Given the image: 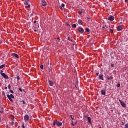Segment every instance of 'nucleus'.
<instances>
[{"label":"nucleus","instance_id":"nucleus-1","mask_svg":"<svg viewBox=\"0 0 128 128\" xmlns=\"http://www.w3.org/2000/svg\"><path fill=\"white\" fill-rule=\"evenodd\" d=\"M0 74L6 80H10V78H8V76L6 74H4V71H2V70L1 71Z\"/></svg>","mask_w":128,"mask_h":128},{"label":"nucleus","instance_id":"nucleus-2","mask_svg":"<svg viewBox=\"0 0 128 128\" xmlns=\"http://www.w3.org/2000/svg\"><path fill=\"white\" fill-rule=\"evenodd\" d=\"M119 102L120 104L122 106V108H126V104L124 102L120 100H119Z\"/></svg>","mask_w":128,"mask_h":128},{"label":"nucleus","instance_id":"nucleus-3","mask_svg":"<svg viewBox=\"0 0 128 128\" xmlns=\"http://www.w3.org/2000/svg\"><path fill=\"white\" fill-rule=\"evenodd\" d=\"M78 32H80V34H82L84 32V30L82 27H80L78 28Z\"/></svg>","mask_w":128,"mask_h":128},{"label":"nucleus","instance_id":"nucleus-4","mask_svg":"<svg viewBox=\"0 0 128 128\" xmlns=\"http://www.w3.org/2000/svg\"><path fill=\"white\" fill-rule=\"evenodd\" d=\"M48 68H49V72H50V76H52V72H50V68H52V64H48Z\"/></svg>","mask_w":128,"mask_h":128},{"label":"nucleus","instance_id":"nucleus-5","mask_svg":"<svg viewBox=\"0 0 128 128\" xmlns=\"http://www.w3.org/2000/svg\"><path fill=\"white\" fill-rule=\"evenodd\" d=\"M29 2H30V0H26L24 4L25 6H26V8H30V5L28 4Z\"/></svg>","mask_w":128,"mask_h":128},{"label":"nucleus","instance_id":"nucleus-6","mask_svg":"<svg viewBox=\"0 0 128 128\" xmlns=\"http://www.w3.org/2000/svg\"><path fill=\"white\" fill-rule=\"evenodd\" d=\"M108 19L110 22H114V16H110Z\"/></svg>","mask_w":128,"mask_h":128},{"label":"nucleus","instance_id":"nucleus-7","mask_svg":"<svg viewBox=\"0 0 128 128\" xmlns=\"http://www.w3.org/2000/svg\"><path fill=\"white\" fill-rule=\"evenodd\" d=\"M24 120L26 122H28L30 120V116L28 115H26L24 116Z\"/></svg>","mask_w":128,"mask_h":128},{"label":"nucleus","instance_id":"nucleus-8","mask_svg":"<svg viewBox=\"0 0 128 128\" xmlns=\"http://www.w3.org/2000/svg\"><path fill=\"white\" fill-rule=\"evenodd\" d=\"M12 56L13 58H20V56H18V54H12Z\"/></svg>","mask_w":128,"mask_h":128},{"label":"nucleus","instance_id":"nucleus-9","mask_svg":"<svg viewBox=\"0 0 128 128\" xmlns=\"http://www.w3.org/2000/svg\"><path fill=\"white\" fill-rule=\"evenodd\" d=\"M42 6H48V4H46V0H42Z\"/></svg>","mask_w":128,"mask_h":128},{"label":"nucleus","instance_id":"nucleus-10","mask_svg":"<svg viewBox=\"0 0 128 128\" xmlns=\"http://www.w3.org/2000/svg\"><path fill=\"white\" fill-rule=\"evenodd\" d=\"M117 30H118V32H121V30H122V26H118L117 27Z\"/></svg>","mask_w":128,"mask_h":128},{"label":"nucleus","instance_id":"nucleus-11","mask_svg":"<svg viewBox=\"0 0 128 128\" xmlns=\"http://www.w3.org/2000/svg\"><path fill=\"white\" fill-rule=\"evenodd\" d=\"M56 126H57L60 127L62 126V123L60 122H56Z\"/></svg>","mask_w":128,"mask_h":128},{"label":"nucleus","instance_id":"nucleus-12","mask_svg":"<svg viewBox=\"0 0 128 128\" xmlns=\"http://www.w3.org/2000/svg\"><path fill=\"white\" fill-rule=\"evenodd\" d=\"M107 79L108 80H114V77L112 76L110 77V76H108Z\"/></svg>","mask_w":128,"mask_h":128},{"label":"nucleus","instance_id":"nucleus-13","mask_svg":"<svg viewBox=\"0 0 128 128\" xmlns=\"http://www.w3.org/2000/svg\"><path fill=\"white\" fill-rule=\"evenodd\" d=\"M101 94L102 96H106V91L105 90H102L101 91Z\"/></svg>","mask_w":128,"mask_h":128},{"label":"nucleus","instance_id":"nucleus-14","mask_svg":"<svg viewBox=\"0 0 128 128\" xmlns=\"http://www.w3.org/2000/svg\"><path fill=\"white\" fill-rule=\"evenodd\" d=\"M49 84L50 86H54V82L52 80L49 81Z\"/></svg>","mask_w":128,"mask_h":128},{"label":"nucleus","instance_id":"nucleus-15","mask_svg":"<svg viewBox=\"0 0 128 128\" xmlns=\"http://www.w3.org/2000/svg\"><path fill=\"white\" fill-rule=\"evenodd\" d=\"M7 97L10 100V102H14V100H12V98H10V95L8 94L7 95Z\"/></svg>","mask_w":128,"mask_h":128},{"label":"nucleus","instance_id":"nucleus-16","mask_svg":"<svg viewBox=\"0 0 128 128\" xmlns=\"http://www.w3.org/2000/svg\"><path fill=\"white\" fill-rule=\"evenodd\" d=\"M84 22H82V20H78V24H80V26H82V24H83Z\"/></svg>","mask_w":128,"mask_h":128},{"label":"nucleus","instance_id":"nucleus-17","mask_svg":"<svg viewBox=\"0 0 128 128\" xmlns=\"http://www.w3.org/2000/svg\"><path fill=\"white\" fill-rule=\"evenodd\" d=\"M99 77H100V80H104V75L103 74L100 75L99 76Z\"/></svg>","mask_w":128,"mask_h":128},{"label":"nucleus","instance_id":"nucleus-18","mask_svg":"<svg viewBox=\"0 0 128 128\" xmlns=\"http://www.w3.org/2000/svg\"><path fill=\"white\" fill-rule=\"evenodd\" d=\"M87 118L89 124H92V118H90V117H88Z\"/></svg>","mask_w":128,"mask_h":128},{"label":"nucleus","instance_id":"nucleus-19","mask_svg":"<svg viewBox=\"0 0 128 128\" xmlns=\"http://www.w3.org/2000/svg\"><path fill=\"white\" fill-rule=\"evenodd\" d=\"M6 68V64H3L0 66V69L2 70V68Z\"/></svg>","mask_w":128,"mask_h":128},{"label":"nucleus","instance_id":"nucleus-20","mask_svg":"<svg viewBox=\"0 0 128 128\" xmlns=\"http://www.w3.org/2000/svg\"><path fill=\"white\" fill-rule=\"evenodd\" d=\"M72 28H76V24H73L72 26Z\"/></svg>","mask_w":128,"mask_h":128},{"label":"nucleus","instance_id":"nucleus-21","mask_svg":"<svg viewBox=\"0 0 128 128\" xmlns=\"http://www.w3.org/2000/svg\"><path fill=\"white\" fill-rule=\"evenodd\" d=\"M86 32H90V28H86Z\"/></svg>","mask_w":128,"mask_h":128},{"label":"nucleus","instance_id":"nucleus-22","mask_svg":"<svg viewBox=\"0 0 128 128\" xmlns=\"http://www.w3.org/2000/svg\"><path fill=\"white\" fill-rule=\"evenodd\" d=\"M2 94H4V98H6V93L4 92H2Z\"/></svg>","mask_w":128,"mask_h":128},{"label":"nucleus","instance_id":"nucleus-23","mask_svg":"<svg viewBox=\"0 0 128 128\" xmlns=\"http://www.w3.org/2000/svg\"><path fill=\"white\" fill-rule=\"evenodd\" d=\"M10 98H14V95H12V94L10 95Z\"/></svg>","mask_w":128,"mask_h":128},{"label":"nucleus","instance_id":"nucleus-24","mask_svg":"<svg viewBox=\"0 0 128 128\" xmlns=\"http://www.w3.org/2000/svg\"><path fill=\"white\" fill-rule=\"evenodd\" d=\"M17 78H18L17 80L18 82H19V80H20V78L19 77V76H18Z\"/></svg>","mask_w":128,"mask_h":128},{"label":"nucleus","instance_id":"nucleus-25","mask_svg":"<svg viewBox=\"0 0 128 128\" xmlns=\"http://www.w3.org/2000/svg\"><path fill=\"white\" fill-rule=\"evenodd\" d=\"M53 124H54V126H56V121L54 122Z\"/></svg>","mask_w":128,"mask_h":128},{"label":"nucleus","instance_id":"nucleus-26","mask_svg":"<svg viewBox=\"0 0 128 128\" xmlns=\"http://www.w3.org/2000/svg\"><path fill=\"white\" fill-rule=\"evenodd\" d=\"M64 6H66V5H65L64 4H62L61 7H62V8H64Z\"/></svg>","mask_w":128,"mask_h":128},{"label":"nucleus","instance_id":"nucleus-27","mask_svg":"<svg viewBox=\"0 0 128 128\" xmlns=\"http://www.w3.org/2000/svg\"><path fill=\"white\" fill-rule=\"evenodd\" d=\"M78 14L80 16V15L82 14V12L80 11V12H79Z\"/></svg>","mask_w":128,"mask_h":128},{"label":"nucleus","instance_id":"nucleus-28","mask_svg":"<svg viewBox=\"0 0 128 128\" xmlns=\"http://www.w3.org/2000/svg\"><path fill=\"white\" fill-rule=\"evenodd\" d=\"M110 32H111V34H114V30L110 29Z\"/></svg>","mask_w":128,"mask_h":128},{"label":"nucleus","instance_id":"nucleus-29","mask_svg":"<svg viewBox=\"0 0 128 128\" xmlns=\"http://www.w3.org/2000/svg\"><path fill=\"white\" fill-rule=\"evenodd\" d=\"M117 88H120V84H118V85H117Z\"/></svg>","mask_w":128,"mask_h":128},{"label":"nucleus","instance_id":"nucleus-30","mask_svg":"<svg viewBox=\"0 0 128 128\" xmlns=\"http://www.w3.org/2000/svg\"><path fill=\"white\" fill-rule=\"evenodd\" d=\"M19 90H20V92H22V88H19Z\"/></svg>","mask_w":128,"mask_h":128},{"label":"nucleus","instance_id":"nucleus-31","mask_svg":"<svg viewBox=\"0 0 128 128\" xmlns=\"http://www.w3.org/2000/svg\"><path fill=\"white\" fill-rule=\"evenodd\" d=\"M10 92H11V94H14V90H10Z\"/></svg>","mask_w":128,"mask_h":128},{"label":"nucleus","instance_id":"nucleus-32","mask_svg":"<svg viewBox=\"0 0 128 128\" xmlns=\"http://www.w3.org/2000/svg\"><path fill=\"white\" fill-rule=\"evenodd\" d=\"M8 88L9 90H10V88H12V87L10 86V85H8Z\"/></svg>","mask_w":128,"mask_h":128},{"label":"nucleus","instance_id":"nucleus-33","mask_svg":"<svg viewBox=\"0 0 128 128\" xmlns=\"http://www.w3.org/2000/svg\"><path fill=\"white\" fill-rule=\"evenodd\" d=\"M41 70H44V65L40 66Z\"/></svg>","mask_w":128,"mask_h":128},{"label":"nucleus","instance_id":"nucleus-34","mask_svg":"<svg viewBox=\"0 0 128 128\" xmlns=\"http://www.w3.org/2000/svg\"><path fill=\"white\" fill-rule=\"evenodd\" d=\"M125 128H128V124L125 125Z\"/></svg>","mask_w":128,"mask_h":128},{"label":"nucleus","instance_id":"nucleus-35","mask_svg":"<svg viewBox=\"0 0 128 128\" xmlns=\"http://www.w3.org/2000/svg\"><path fill=\"white\" fill-rule=\"evenodd\" d=\"M36 27L34 28V32H38V30H36Z\"/></svg>","mask_w":128,"mask_h":128},{"label":"nucleus","instance_id":"nucleus-36","mask_svg":"<svg viewBox=\"0 0 128 128\" xmlns=\"http://www.w3.org/2000/svg\"><path fill=\"white\" fill-rule=\"evenodd\" d=\"M111 66L112 68H114V64H112Z\"/></svg>","mask_w":128,"mask_h":128},{"label":"nucleus","instance_id":"nucleus-37","mask_svg":"<svg viewBox=\"0 0 128 128\" xmlns=\"http://www.w3.org/2000/svg\"><path fill=\"white\" fill-rule=\"evenodd\" d=\"M70 118L72 119V120H74V118H72V116H70Z\"/></svg>","mask_w":128,"mask_h":128},{"label":"nucleus","instance_id":"nucleus-38","mask_svg":"<svg viewBox=\"0 0 128 128\" xmlns=\"http://www.w3.org/2000/svg\"><path fill=\"white\" fill-rule=\"evenodd\" d=\"M22 128H26V127L24 126V124H22Z\"/></svg>","mask_w":128,"mask_h":128},{"label":"nucleus","instance_id":"nucleus-39","mask_svg":"<svg viewBox=\"0 0 128 128\" xmlns=\"http://www.w3.org/2000/svg\"><path fill=\"white\" fill-rule=\"evenodd\" d=\"M4 110H1L0 112V114H4Z\"/></svg>","mask_w":128,"mask_h":128},{"label":"nucleus","instance_id":"nucleus-40","mask_svg":"<svg viewBox=\"0 0 128 128\" xmlns=\"http://www.w3.org/2000/svg\"><path fill=\"white\" fill-rule=\"evenodd\" d=\"M22 102H23V104H26V102H24V101L22 100Z\"/></svg>","mask_w":128,"mask_h":128},{"label":"nucleus","instance_id":"nucleus-41","mask_svg":"<svg viewBox=\"0 0 128 128\" xmlns=\"http://www.w3.org/2000/svg\"><path fill=\"white\" fill-rule=\"evenodd\" d=\"M72 125L73 126H74L75 124H74V122H72Z\"/></svg>","mask_w":128,"mask_h":128},{"label":"nucleus","instance_id":"nucleus-42","mask_svg":"<svg viewBox=\"0 0 128 128\" xmlns=\"http://www.w3.org/2000/svg\"><path fill=\"white\" fill-rule=\"evenodd\" d=\"M122 126H124V122H122Z\"/></svg>","mask_w":128,"mask_h":128},{"label":"nucleus","instance_id":"nucleus-43","mask_svg":"<svg viewBox=\"0 0 128 128\" xmlns=\"http://www.w3.org/2000/svg\"><path fill=\"white\" fill-rule=\"evenodd\" d=\"M60 9L62 10L63 8H62V6H60Z\"/></svg>","mask_w":128,"mask_h":128},{"label":"nucleus","instance_id":"nucleus-44","mask_svg":"<svg viewBox=\"0 0 128 128\" xmlns=\"http://www.w3.org/2000/svg\"><path fill=\"white\" fill-rule=\"evenodd\" d=\"M96 74L98 76L100 75V73H97Z\"/></svg>","mask_w":128,"mask_h":128},{"label":"nucleus","instance_id":"nucleus-45","mask_svg":"<svg viewBox=\"0 0 128 128\" xmlns=\"http://www.w3.org/2000/svg\"><path fill=\"white\" fill-rule=\"evenodd\" d=\"M14 122H12V126H14Z\"/></svg>","mask_w":128,"mask_h":128},{"label":"nucleus","instance_id":"nucleus-46","mask_svg":"<svg viewBox=\"0 0 128 128\" xmlns=\"http://www.w3.org/2000/svg\"><path fill=\"white\" fill-rule=\"evenodd\" d=\"M58 40H60V38H58Z\"/></svg>","mask_w":128,"mask_h":128},{"label":"nucleus","instance_id":"nucleus-47","mask_svg":"<svg viewBox=\"0 0 128 128\" xmlns=\"http://www.w3.org/2000/svg\"><path fill=\"white\" fill-rule=\"evenodd\" d=\"M70 24H67V26H70Z\"/></svg>","mask_w":128,"mask_h":128},{"label":"nucleus","instance_id":"nucleus-48","mask_svg":"<svg viewBox=\"0 0 128 128\" xmlns=\"http://www.w3.org/2000/svg\"><path fill=\"white\" fill-rule=\"evenodd\" d=\"M88 118V116H84V118Z\"/></svg>","mask_w":128,"mask_h":128},{"label":"nucleus","instance_id":"nucleus-49","mask_svg":"<svg viewBox=\"0 0 128 128\" xmlns=\"http://www.w3.org/2000/svg\"><path fill=\"white\" fill-rule=\"evenodd\" d=\"M0 122H2V118L0 117Z\"/></svg>","mask_w":128,"mask_h":128},{"label":"nucleus","instance_id":"nucleus-50","mask_svg":"<svg viewBox=\"0 0 128 128\" xmlns=\"http://www.w3.org/2000/svg\"><path fill=\"white\" fill-rule=\"evenodd\" d=\"M126 2H128V0H125Z\"/></svg>","mask_w":128,"mask_h":128},{"label":"nucleus","instance_id":"nucleus-51","mask_svg":"<svg viewBox=\"0 0 128 128\" xmlns=\"http://www.w3.org/2000/svg\"><path fill=\"white\" fill-rule=\"evenodd\" d=\"M34 24H36V21H34Z\"/></svg>","mask_w":128,"mask_h":128},{"label":"nucleus","instance_id":"nucleus-52","mask_svg":"<svg viewBox=\"0 0 128 128\" xmlns=\"http://www.w3.org/2000/svg\"><path fill=\"white\" fill-rule=\"evenodd\" d=\"M70 38H68V40H70Z\"/></svg>","mask_w":128,"mask_h":128},{"label":"nucleus","instance_id":"nucleus-53","mask_svg":"<svg viewBox=\"0 0 128 128\" xmlns=\"http://www.w3.org/2000/svg\"><path fill=\"white\" fill-rule=\"evenodd\" d=\"M5 88H6V90H8V87H5Z\"/></svg>","mask_w":128,"mask_h":128},{"label":"nucleus","instance_id":"nucleus-54","mask_svg":"<svg viewBox=\"0 0 128 128\" xmlns=\"http://www.w3.org/2000/svg\"><path fill=\"white\" fill-rule=\"evenodd\" d=\"M71 42H74V40H71Z\"/></svg>","mask_w":128,"mask_h":128},{"label":"nucleus","instance_id":"nucleus-55","mask_svg":"<svg viewBox=\"0 0 128 128\" xmlns=\"http://www.w3.org/2000/svg\"><path fill=\"white\" fill-rule=\"evenodd\" d=\"M1 110H4V108L2 107V108H1Z\"/></svg>","mask_w":128,"mask_h":128},{"label":"nucleus","instance_id":"nucleus-56","mask_svg":"<svg viewBox=\"0 0 128 128\" xmlns=\"http://www.w3.org/2000/svg\"><path fill=\"white\" fill-rule=\"evenodd\" d=\"M24 92H26V91L24 90Z\"/></svg>","mask_w":128,"mask_h":128},{"label":"nucleus","instance_id":"nucleus-57","mask_svg":"<svg viewBox=\"0 0 128 128\" xmlns=\"http://www.w3.org/2000/svg\"><path fill=\"white\" fill-rule=\"evenodd\" d=\"M38 28H40V26H38Z\"/></svg>","mask_w":128,"mask_h":128},{"label":"nucleus","instance_id":"nucleus-58","mask_svg":"<svg viewBox=\"0 0 128 128\" xmlns=\"http://www.w3.org/2000/svg\"><path fill=\"white\" fill-rule=\"evenodd\" d=\"M76 88H78L76 87Z\"/></svg>","mask_w":128,"mask_h":128},{"label":"nucleus","instance_id":"nucleus-59","mask_svg":"<svg viewBox=\"0 0 128 128\" xmlns=\"http://www.w3.org/2000/svg\"><path fill=\"white\" fill-rule=\"evenodd\" d=\"M88 20H90V18H88Z\"/></svg>","mask_w":128,"mask_h":128},{"label":"nucleus","instance_id":"nucleus-60","mask_svg":"<svg viewBox=\"0 0 128 128\" xmlns=\"http://www.w3.org/2000/svg\"><path fill=\"white\" fill-rule=\"evenodd\" d=\"M100 128H102V127H100Z\"/></svg>","mask_w":128,"mask_h":128}]
</instances>
